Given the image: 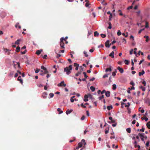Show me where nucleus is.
Returning <instances> with one entry per match:
<instances>
[{"label":"nucleus","instance_id":"79ce46f5","mask_svg":"<svg viewBox=\"0 0 150 150\" xmlns=\"http://www.w3.org/2000/svg\"><path fill=\"white\" fill-rule=\"evenodd\" d=\"M49 96H50V98H52L54 96V94L52 93H50L49 94Z\"/></svg>","mask_w":150,"mask_h":150},{"label":"nucleus","instance_id":"09e8293b","mask_svg":"<svg viewBox=\"0 0 150 150\" xmlns=\"http://www.w3.org/2000/svg\"><path fill=\"white\" fill-rule=\"evenodd\" d=\"M127 109L128 110V113H131L130 109L129 108H127Z\"/></svg>","mask_w":150,"mask_h":150},{"label":"nucleus","instance_id":"cd10ccee","mask_svg":"<svg viewBox=\"0 0 150 150\" xmlns=\"http://www.w3.org/2000/svg\"><path fill=\"white\" fill-rule=\"evenodd\" d=\"M109 24V26H108V28L109 29H111L112 28V24L110 22H109L108 23Z\"/></svg>","mask_w":150,"mask_h":150},{"label":"nucleus","instance_id":"f257e3e1","mask_svg":"<svg viewBox=\"0 0 150 150\" xmlns=\"http://www.w3.org/2000/svg\"><path fill=\"white\" fill-rule=\"evenodd\" d=\"M72 65H70L69 67H67L64 69V72H66V74L67 75L71 73V71L72 70Z\"/></svg>","mask_w":150,"mask_h":150},{"label":"nucleus","instance_id":"4468645a","mask_svg":"<svg viewBox=\"0 0 150 150\" xmlns=\"http://www.w3.org/2000/svg\"><path fill=\"white\" fill-rule=\"evenodd\" d=\"M42 51V50H38L37 51L36 54L38 55H39L40 53Z\"/></svg>","mask_w":150,"mask_h":150},{"label":"nucleus","instance_id":"bf43d9fd","mask_svg":"<svg viewBox=\"0 0 150 150\" xmlns=\"http://www.w3.org/2000/svg\"><path fill=\"white\" fill-rule=\"evenodd\" d=\"M89 4H90L88 3L87 2L85 4V6L86 7H88V6Z\"/></svg>","mask_w":150,"mask_h":150},{"label":"nucleus","instance_id":"13d9d810","mask_svg":"<svg viewBox=\"0 0 150 150\" xmlns=\"http://www.w3.org/2000/svg\"><path fill=\"white\" fill-rule=\"evenodd\" d=\"M85 118V116L84 115H83L81 118V120H82L84 119Z\"/></svg>","mask_w":150,"mask_h":150},{"label":"nucleus","instance_id":"39448f33","mask_svg":"<svg viewBox=\"0 0 150 150\" xmlns=\"http://www.w3.org/2000/svg\"><path fill=\"white\" fill-rule=\"evenodd\" d=\"M110 41L107 40L105 43V46L106 47L109 48L110 47V46L111 45V44H109Z\"/></svg>","mask_w":150,"mask_h":150},{"label":"nucleus","instance_id":"20e7f679","mask_svg":"<svg viewBox=\"0 0 150 150\" xmlns=\"http://www.w3.org/2000/svg\"><path fill=\"white\" fill-rule=\"evenodd\" d=\"M66 86V84L63 81H62L61 82L58 84L57 86H63L64 87Z\"/></svg>","mask_w":150,"mask_h":150},{"label":"nucleus","instance_id":"c756f323","mask_svg":"<svg viewBox=\"0 0 150 150\" xmlns=\"http://www.w3.org/2000/svg\"><path fill=\"white\" fill-rule=\"evenodd\" d=\"M83 53L85 54V57H88V55L86 52L84 51L83 52Z\"/></svg>","mask_w":150,"mask_h":150},{"label":"nucleus","instance_id":"3c124183","mask_svg":"<svg viewBox=\"0 0 150 150\" xmlns=\"http://www.w3.org/2000/svg\"><path fill=\"white\" fill-rule=\"evenodd\" d=\"M108 74H105L103 76V78H105L106 77H108Z\"/></svg>","mask_w":150,"mask_h":150},{"label":"nucleus","instance_id":"6e6552de","mask_svg":"<svg viewBox=\"0 0 150 150\" xmlns=\"http://www.w3.org/2000/svg\"><path fill=\"white\" fill-rule=\"evenodd\" d=\"M117 69L119 70L120 73H122L123 72L124 70L122 68L118 67H117Z\"/></svg>","mask_w":150,"mask_h":150},{"label":"nucleus","instance_id":"f03ea898","mask_svg":"<svg viewBox=\"0 0 150 150\" xmlns=\"http://www.w3.org/2000/svg\"><path fill=\"white\" fill-rule=\"evenodd\" d=\"M83 144L84 146L86 144L85 140L84 139H82L81 142L78 143V146H79V147L81 148Z\"/></svg>","mask_w":150,"mask_h":150},{"label":"nucleus","instance_id":"7ed1b4c3","mask_svg":"<svg viewBox=\"0 0 150 150\" xmlns=\"http://www.w3.org/2000/svg\"><path fill=\"white\" fill-rule=\"evenodd\" d=\"M64 38H62L60 39V45L61 47V49H64V43L63 42Z\"/></svg>","mask_w":150,"mask_h":150},{"label":"nucleus","instance_id":"393cba45","mask_svg":"<svg viewBox=\"0 0 150 150\" xmlns=\"http://www.w3.org/2000/svg\"><path fill=\"white\" fill-rule=\"evenodd\" d=\"M75 96H73L71 98L70 101L71 102L73 103L74 102V100L73 99L75 98Z\"/></svg>","mask_w":150,"mask_h":150},{"label":"nucleus","instance_id":"e433bc0d","mask_svg":"<svg viewBox=\"0 0 150 150\" xmlns=\"http://www.w3.org/2000/svg\"><path fill=\"white\" fill-rule=\"evenodd\" d=\"M115 120H112L111 121V122H110V121H108V122L109 123H115Z\"/></svg>","mask_w":150,"mask_h":150},{"label":"nucleus","instance_id":"9b49d317","mask_svg":"<svg viewBox=\"0 0 150 150\" xmlns=\"http://www.w3.org/2000/svg\"><path fill=\"white\" fill-rule=\"evenodd\" d=\"M17 80H18V81H20V82L22 84L23 82V80L21 79V76H18V78Z\"/></svg>","mask_w":150,"mask_h":150},{"label":"nucleus","instance_id":"c9c22d12","mask_svg":"<svg viewBox=\"0 0 150 150\" xmlns=\"http://www.w3.org/2000/svg\"><path fill=\"white\" fill-rule=\"evenodd\" d=\"M149 144V142L147 141V142L146 144V146L147 147H148Z\"/></svg>","mask_w":150,"mask_h":150},{"label":"nucleus","instance_id":"c03bdc74","mask_svg":"<svg viewBox=\"0 0 150 150\" xmlns=\"http://www.w3.org/2000/svg\"><path fill=\"white\" fill-rule=\"evenodd\" d=\"M122 34L123 35L125 36V37H127L128 36L127 33L126 34H125V33H123Z\"/></svg>","mask_w":150,"mask_h":150},{"label":"nucleus","instance_id":"a19ab883","mask_svg":"<svg viewBox=\"0 0 150 150\" xmlns=\"http://www.w3.org/2000/svg\"><path fill=\"white\" fill-rule=\"evenodd\" d=\"M100 35L101 36V37L103 38H104L106 37V35L104 34H100Z\"/></svg>","mask_w":150,"mask_h":150},{"label":"nucleus","instance_id":"dca6fc26","mask_svg":"<svg viewBox=\"0 0 150 150\" xmlns=\"http://www.w3.org/2000/svg\"><path fill=\"white\" fill-rule=\"evenodd\" d=\"M144 38L146 39V42H148L150 40V39H149V37L148 36H144Z\"/></svg>","mask_w":150,"mask_h":150},{"label":"nucleus","instance_id":"7c9ffc66","mask_svg":"<svg viewBox=\"0 0 150 150\" xmlns=\"http://www.w3.org/2000/svg\"><path fill=\"white\" fill-rule=\"evenodd\" d=\"M4 51L5 52V53L7 52L8 51H10L11 50H9L7 48H4Z\"/></svg>","mask_w":150,"mask_h":150},{"label":"nucleus","instance_id":"bb28decb","mask_svg":"<svg viewBox=\"0 0 150 150\" xmlns=\"http://www.w3.org/2000/svg\"><path fill=\"white\" fill-rule=\"evenodd\" d=\"M139 88L141 89L143 91H145V88L144 87L141 86L139 87Z\"/></svg>","mask_w":150,"mask_h":150},{"label":"nucleus","instance_id":"ddd939ff","mask_svg":"<svg viewBox=\"0 0 150 150\" xmlns=\"http://www.w3.org/2000/svg\"><path fill=\"white\" fill-rule=\"evenodd\" d=\"M72 111H73L72 110H67L66 111V113L67 115H68V114H70Z\"/></svg>","mask_w":150,"mask_h":150},{"label":"nucleus","instance_id":"0e129e2a","mask_svg":"<svg viewBox=\"0 0 150 150\" xmlns=\"http://www.w3.org/2000/svg\"><path fill=\"white\" fill-rule=\"evenodd\" d=\"M95 79V78L94 77H93L91 79H90V81H93Z\"/></svg>","mask_w":150,"mask_h":150},{"label":"nucleus","instance_id":"2eb2a0df","mask_svg":"<svg viewBox=\"0 0 150 150\" xmlns=\"http://www.w3.org/2000/svg\"><path fill=\"white\" fill-rule=\"evenodd\" d=\"M145 73L144 71L143 70H142V72H139V76H141L142 75H143Z\"/></svg>","mask_w":150,"mask_h":150},{"label":"nucleus","instance_id":"9d476101","mask_svg":"<svg viewBox=\"0 0 150 150\" xmlns=\"http://www.w3.org/2000/svg\"><path fill=\"white\" fill-rule=\"evenodd\" d=\"M74 66L76 67L75 69L77 70L78 69V67L79 66V64L77 63H75L74 64Z\"/></svg>","mask_w":150,"mask_h":150},{"label":"nucleus","instance_id":"2f4dec72","mask_svg":"<svg viewBox=\"0 0 150 150\" xmlns=\"http://www.w3.org/2000/svg\"><path fill=\"white\" fill-rule=\"evenodd\" d=\"M125 63L127 65L128 64H129V61L127 60H125L124 61Z\"/></svg>","mask_w":150,"mask_h":150},{"label":"nucleus","instance_id":"a211bd4d","mask_svg":"<svg viewBox=\"0 0 150 150\" xmlns=\"http://www.w3.org/2000/svg\"><path fill=\"white\" fill-rule=\"evenodd\" d=\"M112 71V69L111 68H109L106 69L105 70V72H107L108 71L111 72Z\"/></svg>","mask_w":150,"mask_h":150},{"label":"nucleus","instance_id":"58836bf2","mask_svg":"<svg viewBox=\"0 0 150 150\" xmlns=\"http://www.w3.org/2000/svg\"><path fill=\"white\" fill-rule=\"evenodd\" d=\"M83 74L84 76V77H85V78H86L88 77V76H87L86 75V73L85 72H83Z\"/></svg>","mask_w":150,"mask_h":150},{"label":"nucleus","instance_id":"680f3d73","mask_svg":"<svg viewBox=\"0 0 150 150\" xmlns=\"http://www.w3.org/2000/svg\"><path fill=\"white\" fill-rule=\"evenodd\" d=\"M144 61V59H143L142 60H141V61H140V62H139V65L141 64H142V62Z\"/></svg>","mask_w":150,"mask_h":150},{"label":"nucleus","instance_id":"5fc2aeb1","mask_svg":"<svg viewBox=\"0 0 150 150\" xmlns=\"http://www.w3.org/2000/svg\"><path fill=\"white\" fill-rule=\"evenodd\" d=\"M81 106L83 108H86V106H85V105H84L83 104V103H81Z\"/></svg>","mask_w":150,"mask_h":150},{"label":"nucleus","instance_id":"603ef678","mask_svg":"<svg viewBox=\"0 0 150 150\" xmlns=\"http://www.w3.org/2000/svg\"><path fill=\"white\" fill-rule=\"evenodd\" d=\"M26 52V50H25L24 51H23V52H21V53L22 54H25Z\"/></svg>","mask_w":150,"mask_h":150},{"label":"nucleus","instance_id":"37998d69","mask_svg":"<svg viewBox=\"0 0 150 150\" xmlns=\"http://www.w3.org/2000/svg\"><path fill=\"white\" fill-rule=\"evenodd\" d=\"M144 128L143 127H142V129H140V131L143 132H144Z\"/></svg>","mask_w":150,"mask_h":150},{"label":"nucleus","instance_id":"4d7b16f0","mask_svg":"<svg viewBox=\"0 0 150 150\" xmlns=\"http://www.w3.org/2000/svg\"><path fill=\"white\" fill-rule=\"evenodd\" d=\"M132 8H133V6H131L128 7L127 8V9L128 10H129V9H132Z\"/></svg>","mask_w":150,"mask_h":150},{"label":"nucleus","instance_id":"864d4df0","mask_svg":"<svg viewBox=\"0 0 150 150\" xmlns=\"http://www.w3.org/2000/svg\"><path fill=\"white\" fill-rule=\"evenodd\" d=\"M133 52V49H132L130 51V54L131 55L132 54Z\"/></svg>","mask_w":150,"mask_h":150},{"label":"nucleus","instance_id":"052dcab7","mask_svg":"<svg viewBox=\"0 0 150 150\" xmlns=\"http://www.w3.org/2000/svg\"><path fill=\"white\" fill-rule=\"evenodd\" d=\"M106 91L105 90H103L101 92V94H103L104 93H105Z\"/></svg>","mask_w":150,"mask_h":150},{"label":"nucleus","instance_id":"69168bd1","mask_svg":"<svg viewBox=\"0 0 150 150\" xmlns=\"http://www.w3.org/2000/svg\"><path fill=\"white\" fill-rule=\"evenodd\" d=\"M130 84H131V85H132L133 86H134V83L132 82V81H131V82H130Z\"/></svg>","mask_w":150,"mask_h":150},{"label":"nucleus","instance_id":"b1692460","mask_svg":"<svg viewBox=\"0 0 150 150\" xmlns=\"http://www.w3.org/2000/svg\"><path fill=\"white\" fill-rule=\"evenodd\" d=\"M21 40L20 39H18L15 42V44L17 45H19L20 43V42Z\"/></svg>","mask_w":150,"mask_h":150},{"label":"nucleus","instance_id":"6ab92c4d","mask_svg":"<svg viewBox=\"0 0 150 150\" xmlns=\"http://www.w3.org/2000/svg\"><path fill=\"white\" fill-rule=\"evenodd\" d=\"M146 126L148 129H150V121L149 122L147 123Z\"/></svg>","mask_w":150,"mask_h":150},{"label":"nucleus","instance_id":"e2e57ef3","mask_svg":"<svg viewBox=\"0 0 150 150\" xmlns=\"http://www.w3.org/2000/svg\"><path fill=\"white\" fill-rule=\"evenodd\" d=\"M146 82L145 81H144L143 82H142V83L144 85V86H146Z\"/></svg>","mask_w":150,"mask_h":150},{"label":"nucleus","instance_id":"5701e85b","mask_svg":"<svg viewBox=\"0 0 150 150\" xmlns=\"http://www.w3.org/2000/svg\"><path fill=\"white\" fill-rule=\"evenodd\" d=\"M107 108L108 110H110L112 108V105L108 106L107 107Z\"/></svg>","mask_w":150,"mask_h":150},{"label":"nucleus","instance_id":"338daca9","mask_svg":"<svg viewBox=\"0 0 150 150\" xmlns=\"http://www.w3.org/2000/svg\"><path fill=\"white\" fill-rule=\"evenodd\" d=\"M47 57V55L46 54L43 57V58L44 59H46Z\"/></svg>","mask_w":150,"mask_h":150},{"label":"nucleus","instance_id":"ea45409f","mask_svg":"<svg viewBox=\"0 0 150 150\" xmlns=\"http://www.w3.org/2000/svg\"><path fill=\"white\" fill-rule=\"evenodd\" d=\"M149 27V26L148 25V23L147 22H146V25H145V28H147Z\"/></svg>","mask_w":150,"mask_h":150},{"label":"nucleus","instance_id":"de8ad7c7","mask_svg":"<svg viewBox=\"0 0 150 150\" xmlns=\"http://www.w3.org/2000/svg\"><path fill=\"white\" fill-rule=\"evenodd\" d=\"M40 71V69H37L35 70V73H38V72L39 71Z\"/></svg>","mask_w":150,"mask_h":150},{"label":"nucleus","instance_id":"c85d7f7f","mask_svg":"<svg viewBox=\"0 0 150 150\" xmlns=\"http://www.w3.org/2000/svg\"><path fill=\"white\" fill-rule=\"evenodd\" d=\"M112 89L114 90H115L116 88V84H113L112 85Z\"/></svg>","mask_w":150,"mask_h":150},{"label":"nucleus","instance_id":"a878e982","mask_svg":"<svg viewBox=\"0 0 150 150\" xmlns=\"http://www.w3.org/2000/svg\"><path fill=\"white\" fill-rule=\"evenodd\" d=\"M126 131L128 133H130L131 132V128H129L127 129Z\"/></svg>","mask_w":150,"mask_h":150},{"label":"nucleus","instance_id":"a18cd8bd","mask_svg":"<svg viewBox=\"0 0 150 150\" xmlns=\"http://www.w3.org/2000/svg\"><path fill=\"white\" fill-rule=\"evenodd\" d=\"M48 71L47 69H46V70H44V74H46L48 73Z\"/></svg>","mask_w":150,"mask_h":150},{"label":"nucleus","instance_id":"72a5a7b5","mask_svg":"<svg viewBox=\"0 0 150 150\" xmlns=\"http://www.w3.org/2000/svg\"><path fill=\"white\" fill-rule=\"evenodd\" d=\"M81 72L78 71L77 73H76L75 74V76H78L79 75H80L81 73Z\"/></svg>","mask_w":150,"mask_h":150},{"label":"nucleus","instance_id":"1a4fd4ad","mask_svg":"<svg viewBox=\"0 0 150 150\" xmlns=\"http://www.w3.org/2000/svg\"><path fill=\"white\" fill-rule=\"evenodd\" d=\"M110 92L109 91H107L105 93V95L107 97H109L110 96Z\"/></svg>","mask_w":150,"mask_h":150},{"label":"nucleus","instance_id":"f8f14e48","mask_svg":"<svg viewBox=\"0 0 150 150\" xmlns=\"http://www.w3.org/2000/svg\"><path fill=\"white\" fill-rule=\"evenodd\" d=\"M114 52L113 51L112 52L109 54V56L111 57L112 58H114Z\"/></svg>","mask_w":150,"mask_h":150},{"label":"nucleus","instance_id":"423d86ee","mask_svg":"<svg viewBox=\"0 0 150 150\" xmlns=\"http://www.w3.org/2000/svg\"><path fill=\"white\" fill-rule=\"evenodd\" d=\"M144 133H139V134H138L139 136H140L141 140L142 141H144Z\"/></svg>","mask_w":150,"mask_h":150},{"label":"nucleus","instance_id":"4c0bfd02","mask_svg":"<svg viewBox=\"0 0 150 150\" xmlns=\"http://www.w3.org/2000/svg\"><path fill=\"white\" fill-rule=\"evenodd\" d=\"M122 33L120 30H119L117 32V35L118 36H120L121 35Z\"/></svg>","mask_w":150,"mask_h":150},{"label":"nucleus","instance_id":"f3484780","mask_svg":"<svg viewBox=\"0 0 150 150\" xmlns=\"http://www.w3.org/2000/svg\"><path fill=\"white\" fill-rule=\"evenodd\" d=\"M57 111L59 112V114H61L63 113V111L60 108H58L57 109Z\"/></svg>","mask_w":150,"mask_h":150},{"label":"nucleus","instance_id":"6e6d98bb","mask_svg":"<svg viewBox=\"0 0 150 150\" xmlns=\"http://www.w3.org/2000/svg\"><path fill=\"white\" fill-rule=\"evenodd\" d=\"M41 69H43L44 70H46V68L45 67L43 66H41Z\"/></svg>","mask_w":150,"mask_h":150},{"label":"nucleus","instance_id":"774afa93","mask_svg":"<svg viewBox=\"0 0 150 150\" xmlns=\"http://www.w3.org/2000/svg\"><path fill=\"white\" fill-rule=\"evenodd\" d=\"M144 119L145 120V121H147L148 120V119L146 117H145Z\"/></svg>","mask_w":150,"mask_h":150},{"label":"nucleus","instance_id":"aec40b11","mask_svg":"<svg viewBox=\"0 0 150 150\" xmlns=\"http://www.w3.org/2000/svg\"><path fill=\"white\" fill-rule=\"evenodd\" d=\"M99 35V33L97 31H96L94 33V36L95 37L98 36Z\"/></svg>","mask_w":150,"mask_h":150},{"label":"nucleus","instance_id":"4be33fe9","mask_svg":"<svg viewBox=\"0 0 150 150\" xmlns=\"http://www.w3.org/2000/svg\"><path fill=\"white\" fill-rule=\"evenodd\" d=\"M90 89L92 91H94L95 90V88L93 86H91L90 87Z\"/></svg>","mask_w":150,"mask_h":150},{"label":"nucleus","instance_id":"49530a36","mask_svg":"<svg viewBox=\"0 0 150 150\" xmlns=\"http://www.w3.org/2000/svg\"><path fill=\"white\" fill-rule=\"evenodd\" d=\"M102 3L104 5H107V3H105V1L104 0H103V1H102Z\"/></svg>","mask_w":150,"mask_h":150},{"label":"nucleus","instance_id":"412c9836","mask_svg":"<svg viewBox=\"0 0 150 150\" xmlns=\"http://www.w3.org/2000/svg\"><path fill=\"white\" fill-rule=\"evenodd\" d=\"M20 47L19 46H18L17 47H16V51L17 52H19L20 51Z\"/></svg>","mask_w":150,"mask_h":150},{"label":"nucleus","instance_id":"8fccbe9b","mask_svg":"<svg viewBox=\"0 0 150 150\" xmlns=\"http://www.w3.org/2000/svg\"><path fill=\"white\" fill-rule=\"evenodd\" d=\"M104 97V96L103 95H102L99 98V99L100 100H101Z\"/></svg>","mask_w":150,"mask_h":150},{"label":"nucleus","instance_id":"473e14b6","mask_svg":"<svg viewBox=\"0 0 150 150\" xmlns=\"http://www.w3.org/2000/svg\"><path fill=\"white\" fill-rule=\"evenodd\" d=\"M134 89L135 88L133 86H132L131 88H130L129 87L128 88V89H129L130 90H134Z\"/></svg>","mask_w":150,"mask_h":150},{"label":"nucleus","instance_id":"0eeeda50","mask_svg":"<svg viewBox=\"0 0 150 150\" xmlns=\"http://www.w3.org/2000/svg\"><path fill=\"white\" fill-rule=\"evenodd\" d=\"M91 96L90 95H85L84 96L85 98L84 99V101L85 102H86L88 101V98L89 96Z\"/></svg>","mask_w":150,"mask_h":150},{"label":"nucleus","instance_id":"f704fd0d","mask_svg":"<svg viewBox=\"0 0 150 150\" xmlns=\"http://www.w3.org/2000/svg\"><path fill=\"white\" fill-rule=\"evenodd\" d=\"M130 103L129 102H128L127 103V104L126 105H125V107H127V108H128V107L130 106Z\"/></svg>","mask_w":150,"mask_h":150}]
</instances>
